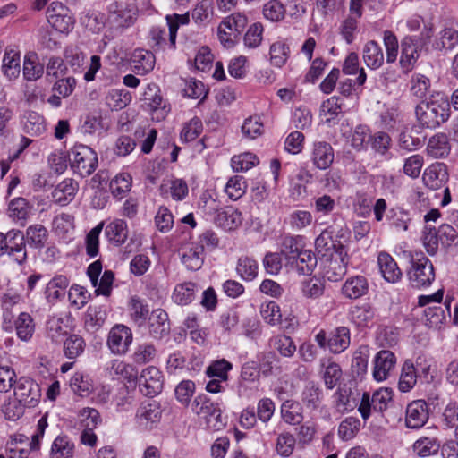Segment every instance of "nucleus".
<instances>
[{
  "label": "nucleus",
  "mask_w": 458,
  "mask_h": 458,
  "mask_svg": "<svg viewBox=\"0 0 458 458\" xmlns=\"http://www.w3.org/2000/svg\"><path fill=\"white\" fill-rule=\"evenodd\" d=\"M415 113L422 127L436 129L450 117V105L445 98L440 96L430 101L420 103Z\"/></svg>",
  "instance_id": "f257e3e1"
},
{
  "label": "nucleus",
  "mask_w": 458,
  "mask_h": 458,
  "mask_svg": "<svg viewBox=\"0 0 458 458\" xmlns=\"http://www.w3.org/2000/svg\"><path fill=\"white\" fill-rule=\"evenodd\" d=\"M433 36V26L431 23H423V29L419 37L406 36L401 42L400 65L404 72H410L421 52L422 45Z\"/></svg>",
  "instance_id": "f03ea898"
},
{
  "label": "nucleus",
  "mask_w": 458,
  "mask_h": 458,
  "mask_svg": "<svg viewBox=\"0 0 458 458\" xmlns=\"http://www.w3.org/2000/svg\"><path fill=\"white\" fill-rule=\"evenodd\" d=\"M4 255L20 266L26 263L28 254L21 231L10 230L5 234L0 233V257Z\"/></svg>",
  "instance_id": "7ed1b4c3"
},
{
  "label": "nucleus",
  "mask_w": 458,
  "mask_h": 458,
  "mask_svg": "<svg viewBox=\"0 0 458 458\" xmlns=\"http://www.w3.org/2000/svg\"><path fill=\"white\" fill-rule=\"evenodd\" d=\"M247 23L248 18L242 13H234L225 17L217 28L220 43L226 48L233 47Z\"/></svg>",
  "instance_id": "20e7f679"
},
{
  "label": "nucleus",
  "mask_w": 458,
  "mask_h": 458,
  "mask_svg": "<svg viewBox=\"0 0 458 458\" xmlns=\"http://www.w3.org/2000/svg\"><path fill=\"white\" fill-rule=\"evenodd\" d=\"M191 410L204 420L207 427L212 430H220L225 426L218 404L213 403L204 394L198 395L194 399Z\"/></svg>",
  "instance_id": "39448f33"
},
{
  "label": "nucleus",
  "mask_w": 458,
  "mask_h": 458,
  "mask_svg": "<svg viewBox=\"0 0 458 458\" xmlns=\"http://www.w3.org/2000/svg\"><path fill=\"white\" fill-rule=\"evenodd\" d=\"M71 167L81 177L90 175L98 167L97 153L86 145H75L72 151Z\"/></svg>",
  "instance_id": "423d86ee"
},
{
  "label": "nucleus",
  "mask_w": 458,
  "mask_h": 458,
  "mask_svg": "<svg viewBox=\"0 0 458 458\" xmlns=\"http://www.w3.org/2000/svg\"><path fill=\"white\" fill-rule=\"evenodd\" d=\"M2 328L11 333L15 330L17 337L22 342H30L35 333L36 325L28 312H21L13 321L11 313L3 314Z\"/></svg>",
  "instance_id": "0eeeda50"
},
{
  "label": "nucleus",
  "mask_w": 458,
  "mask_h": 458,
  "mask_svg": "<svg viewBox=\"0 0 458 458\" xmlns=\"http://www.w3.org/2000/svg\"><path fill=\"white\" fill-rule=\"evenodd\" d=\"M393 400V390L388 387H381L375 391L372 396L369 393H363L358 411L363 420H368L371 410L384 411Z\"/></svg>",
  "instance_id": "6e6552de"
},
{
  "label": "nucleus",
  "mask_w": 458,
  "mask_h": 458,
  "mask_svg": "<svg viewBox=\"0 0 458 458\" xmlns=\"http://www.w3.org/2000/svg\"><path fill=\"white\" fill-rule=\"evenodd\" d=\"M409 278L414 287L428 286L435 280V272L431 261L422 253H417L411 260Z\"/></svg>",
  "instance_id": "1a4fd4ad"
},
{
  "label": "nucleus",
  "mask_w": 458,
  "mask_h": 458,
  "mask_svg": "<svg viewBox=\"0 0 458 458\" xmlns=\"http://www.w3.org/2000/svg\"><path fill=\"white\" fill-rule=\"evenodd\" d=\"M48 23L61 33H69L74 25L71 11L60 2H53L47 11Z\"/></svg>",
  "instance_id": "9d476101"
},
{
  "label": "nucleus",
  "mask_w": 458,
  "mask_h": 458,
  "mask_svg": "<svg viewBox=\"0 0 458 458\" xmlns=\"http://www.w3.org/2000/svg\"><path fill=\"white\" fill-rule=\"evenodd\" d=\"M142 100L152 114V119L161 121L170 112L169 106L163 99L160 89L155 83H149L144 89Z\"/></svg>",
  "instance_id": "9b49d317"
},
{
  "label": "nucleus",
  "mask_w": 458,
  "mask_h": 458,
  "mask_svg": "<svg viewBox=\"0 0 458 458\" xmlns=\"http://www.w3.org/2000/svg\"><path fill=\"white\" fill-rule=\"evenodd\" d=\"M101 272L102 263L100 260L94 261L87 268V275L92 286L95 287V293L97 295L109 296L112 293L114 275L111 270H106L102 274L100 280H98Z\"/></svg>",
  "instance_id": "f8f14e48"
},
{
  "label": "nucleus",
  "mask_w": 458,
  "mask_h": 458,
  "mask_svg": "<svg viewBox=\"0 0 458 458\" xmlns=\"http://www.w3.org/2000/svg\"><path fill=\"white\" fill-rule=\"evenodd\" d=\"M397 358L388 350L379 351L373 359L372 377L377 382L386 380L394 371Z\"/></svg>",
  "instance_id": "ddd939ff"
},
{
  "label": "nucleus",
  "mask_w": 458,
  "mask_h": 458,
  "mask_svg": "<svg viewBox=\"0 0 458 458\" xmlns=\"http://www.w3.org/2000/svg\"><path fill=\"white\" fill-rule=\"evenodd\" d=\"M14 395L27 407H35L41 396L39 385L28 377H21L14 386Z\"/></svg>",
  "instance_id": "4468645a"
},
{
  "label": "nucleus",
  "mask_w": 458,
  "mask_h": 458,
  "mask_svg": "<svg viewBox=\"0 0 458 458\" xmlns=\"http://www.w3.org/2000/svg\"><path fill=\"white\" fill-rule=\"evenodd\" d=\"M109 20L117 27H130L137 18L138 10L133 4L114 2L109 4Z\"/></svg>",
  "instance_id": "2eb2a0df"
},
{
  "label": "nucleus",
  "mask_w": 458,
  "mask_h": 458,
  "mask_svg": "<svg viewBox=\"0 0 458 458\" xmlns=\"http://www.w3.org/2000/svg\"><path fill=\"white\" fill-rule=\"evenodd\" d=\"M132 342L131 330L122 324L114 326L107 338V346L114 354H124Z\"/></svg>",
  "instance_id": "dca6fc26"
},
{
  "label": "nucleus",
  "mask_w": 458,
  "mask_h": 458,
  "mask_svg": "<svg viewBox=\"0 0 458 458\" xmlns=\"http://www.w3.org/2000/svg\"><path fill=\"white\" fill-rule=\"evenodd\" d=\"M0 70L8 81H16L20 77L21 52L17 47L8 46L5 47Z\"/></svg>",
  "instance_id": "f3484780"
},
{
  "label": "nucleus",
  "mask_w": 458,
  "mask_h": 458,
  "mask_svg": "<svg viewBox=\"0 0 458 458\" xmlns=\"http://www.w3.org/2000/svg\"><path fill=\"white\" fill-rule=\"evenodd\" d=\"M428 420V407L425 401L415 400L407 405L405 412V426L408 428L419 429Z\"/></svg>",
  "instance_id": "a211bd4d"
},
{
  "label": "nucleus",
  "mask_w": 458,
  "mask_h": 458,
  "mask_svg": "<svg viewBox=\"0 0 458 458\" xmlns=\"http://www.w3.org/2000/svg\"><path fill=\"white\" fill-rule=\"evenodd\" d=\"M139 382L141 392L146 395H157L163 388L162 373L154 366H149L141 371Z\"/></svg>",
  "instance_id": "6ab92c4d"
},
{
  "label": "nucleus",
  "mask_w": 458,
  "mask_h": 458,
  "mask_svg": "<svg viewBox=\"0 0 458 458\" xmlns=\"http://www.w3.org/2000/svg\"><path fill=\"white\" fill-rule=\"evenodd\" d=\"M343 98L333 96L323 101L319 108V118L323 123L334 125L343 113Z\"/></svg>",
  "instance_id": "aec40b11"
},
{
  "label": "nucleus",
  "mask_w": 458,
  "mask_h": 458,
  "mask_svg": "<svg viewBox=\"0 0 458 458\" xmlns=\"http://www.w3.org/2000/svg\"><path fill=\"white\" fill-rule=\"evenodd\" d=\"M458 45V30L452 24H445L431 42L432 48L437 51H451Z\"/></svg>",
  "instance_id": "412c9836"
},
{
  "label": "nucleus",
  "mask_w": 458,
  "mask_h": 458,
  "mask_svg": "<svg viewBox=\"0 0 458 458\" xmlns=\"http://www.w3.org/2000/svg\"><path fill=\"white\" fill-rule=\"evenodd\" d=\"M422 179L428 188L440 189L448 180L446 165L439 162L432 164L425 169Z\"/></svg>",
  "instance_id": "4be33fe9"
},
{
  "label": "nucleus",
  "mask_w": 458,
  "mask_h": 458,
  "mask_svg": "<svg viewBox=\"0 0 458 458\" xmlns=\"http://www.w3.org/2000/svg\"><path fill=\"white\" fill-rule=\"evenodd\" d=\"M79 183L71 178L60 182L52 191L53 201L60 206L68 205L75 197Z\"/></svg>",
  "instance_id": "5701e85b"
},
{
  "label": "nucleus",
  "mask_w": 458,
  "mask_h": 458,
  "mask_svg": "<svg viewBox=\"0 0 458 458\" xmlns=\"http://www.w3.org/2000/svg\"><path fill=\"white\" fill-rule=\"evenodd\" d=\"M334 150L332 146L326 141L313 143L310 159L313 165L321 170L328 168L334 161Z\"/></svg>",
  "instance_id": "b1692460"
},
{
  "label": "nucleus",
  "mask_w": 458,
  "mask_h": 458,
  "mask_svg": "<svg viewBox=\"0 0 458 458\" xmlns=\"http://www.w3.org/2000/svg\"><path fill=\"white\" fill-rule=\"evenodd\" d=\"M161 418V409L156 402L142 403L136 413L138 424L148 429L157 423Z\"/></svg>",
  "instance_id": "393cba45"
},
{
  "label": "nucleus",
  "mask_w": 458,
  "mask_h": 458,
  "mask_svg": "<svg viewBox=\"0 0 458 458\" xmlns=\"http://www.w3.org/2000/svg\"><path fill=\"white\" fill-rule=\"evenodd\" d=\"M379 271L388 283H397L402 278V271L394 258L387 252L381 251L377 256Z\"/></svg>",
  "instance_id": "a878e982"
},
{
  "label": "nucleus",
  "mask_w": 458,
  "mask_h": 458,
  "mask_svg": "<svg viewBox=\"0 0 458 458\" xmlns=\"http://www.w3.org/2000/svg\"><path fill=\"white\" fill-rule=\"evenodd\" d=\"M155 64L154 54L146 49H135L131 57L132 70L139 75H144L151 72Z\"/></svg>",
  "instance_id": "bb28decb"
},
{
  "label": "nucleus",
  "mask_w": 458,
  "mask_h": 458,
  "mask_svg": "<svg viewBox=\"0 0 458 458\" xmlns=\"http://www.w3.org/2000/svg\"><path fill=\"white\" fill-rule=\"evenodd\" d=\"M71 318L67 315H54L47 321V336L55 343H59L70 329Z\"/></svg>",
  "instance_id": "cd10ccee"
},
{
  "label": "nucleus",
  "mask_w": 458,
  "mask_h": 458,
  "mask_svg": "<svg viewBox=\"0 0 458 458\" xmlns=\"http://www.w3.org/2000/svg\"><path fill=\"white\" fill-rule=\"evenodd\" d=\"M127 222L121 218H116L106 225L105 228V236L107 241L114 245H123L128 238Z\"/></svg>",
  "instance_id": "c85d7f7f"
},
{
  "label": "nucleus",
  "mask_w": 458,
  "mask_h": 458,
  "mask_svg": "<svg viewBox=\"0 0 458 458\" xmlns=\"http://www.w3.org/2000/svg\"><path fill=\"white\" fill-rule=\"evenodd\" d=\"M22 236L24 237L25 245L27 244L32 249L41 250L47 242L48 231L44 225L34 224L26 229L25 234H22Z\"/></svg>",
  "instance_id": "c756f323"
},
{
  "label": "nucleus",
  "mask_w": 458,
  "mask_h": 458,
  "mask_svg": "<svg viewBox=\"0 0 458 458\" xmlns=\"http://www.w3.org/2000/svg\"><path fill=\"white\" fill-rule=\"evenodd\" d=\"M362 57L365 64L371 70H377L384 64L383 50L380 45L374 40H370L364 45Z\"/></svg>",
  "instance_id": "7c9ffc66"
},
{
  "label": "nucleus",
  "mask_w": 458,
  "mask_h": 458,
  "mask_svg": "<svg viewBox=\"0 0 458 458\" xmlns=\"http://www.w3.org/2000/svg\"><path fill=\"white\" fill-rule=\"evenodd\" d=\"M369 284L365 276L349 277L342 286V293L349 299H358L367 293Z\"/></svg>",
  "instance_id": "2f4dec72"
},
{
  "label": "nucleus",
  "mask_w": 458,
  "mask_h": 458,
  "mask_svg": "<svg viewBox=\"0 0 458 458\" xmlns=\"http://www.w3.org/2000/svg\"><path fill=\"white\" fill-rule=\"evenodd\" d=\"M350 330L346 327H339L333 330L327 339V348L333 353H341L350 345Z\"/></svg>",
  "instance_id": "473e14b6"
},
{
  "label": "nucleus",
  "mask_w": 458,
  "mask_h": 458,
  "mask_svg": "<svg viewBox=\"0 0 458 458\" xmlns=\"http://www.w3.org/2000/svg\"><path fill=\"white\" fill-rule=\"evenodd\" d=\"M286 266H290L300 275H310L317 266V259L311 250L304 249Z\"/></svg>",
  "instance_id": "72a5a7b5"
},
{
  "label": "nucleus",
  "mask_w": 458,
  "mask_h": 458,
  "mask_svg": "<svg viewBox=\"0 0 458 458\" xmlns=\"http://www.w3.org/2000/svg\"><path fill=\"white\" fill-rule=\"evenodd\" d=\"M441 447L437 437H420L412 445V453L420 458L436 455Z\"/></svg>",
  "instance_id": "f704fd0d"
},
{
  "label": "nucleus",
  "mask_w": 458,
  "mask_h": 458,
  "mask_svg": "<svg viewBox=\"0 0 458 458\" xmlns=\"http://www.w3.org/2000/svg\"><path fill=\"white\" fill-rule=\"evenodd\" d=\"M167 313L161 309L152 311L149 317V334L157 339L162 338L169 332Z\"/></svg>",
  "instance_id": "c9c22d12"
},
{
  "label": "nucleus",
  "mask_w": 458,
  "mask_h": 458,
  "mask_svg": "<svg viewBox=\"0 0 458 458\" xmlns=\"http://www.w3.org/2000/svg\"><path fill=\"white\" fill-rule=\"evenodd\" d=\"M109 374L116 376L119 379H123L129 384H136L138 380L137 369L133 365L119 360H114L111 362Z\"/></svg>",
  "instance_id": "e433bc0d"
},
{
  "label": "nucleus",
  "mask_w": 458,
  "mask_h": 458,
  "mask_svg": "<svg viewBox=\"0 0 458 458\" xmlns=\"http://www.w3.org/2000/svg\"><path fill=\"white\" fill-rule=\"evenodd\" d=\"M107 312L105 305H89L84 317V324L88 330H98L106 318Z\"/></svg>",
  "instance_id": "4c0bfd02"
},
{
  "label": "nucleus",
  "mask_w": 458,
  "mask_h": 458,
  "mask_svg": "<svg viewBox=\"0 0 458 458\" xmlns=\"http://www.w3.org/2000/svg\"><path fill=\"white\" fill-rule=\"evenodd\" d=\"M74 444L67 436H58L52 443L49 458H73Z\"/></svg>",
  "instance_id": "58836bf2"
},
{
  "label": "nucleus",
  "mask_w": 458,
  "mask_h": 458,
  "mask_svg": "<svg viewBox=\"0 0 458 458\" xmlns=\"http://www.w3.org/2000/svg\"><path fill=\"white\" fill-rule=\"evenodd\" d=\"M23 130L31 136H39L46 131L45 118L37 112H27L22 120Z\"/></svg>",
  "instance_id": "ea45409f"
},
{
  "label": "nucleus",
  "mask_w": 458,
  "mask_h": 458,
  "mask_svg": "<svg viewBox=\"0 0 458 458\" xmlns=\"http://www.w3.org/2000/svg\"><path fill=\"white\" fill-rule=\"evenodd\" d=\"M69 284L68 278L64 275L54 276L47 284L45 289V296L48 302L54 303L57 301L63 295L64 291Z\"/></svg>",
  "instance_id": "a19ab883"
},
{
  "label": "nucleus",
  "mask_w": 458,
  "mask_h": 458,
  "mask_svg": "<svg viewBox=\"0 0 458 458\" xmlns=\"http://www.w3.org/2000/svg\"><path fill=\"white\" fill-rule=\"evenodd\" d=\"M242 136L247 140H255L265 132L263 119L260 115L254 114L247 117L241 128Z\"/></svg>",
  "instance_id": "79ce46f5"
},
{
  "label": "nucleus",
  "mask_w": 458,
  "mask_h": 458,
  "mask_svg": "<svg viewBox=\"0 0 458 458\" xmlns=\"http://www.w3.org/2000/svg\"><path fill=\"white\" fill-rule=\"evenodd\" d=\"M182 262L191 271H197L201 268L204 262L203 247L193 245L186 248L182 251Z\"/></svg>",
  "instance_id": "37998d69"
},
{
  "label": "nucleus",
  "mask_w": 458,
  "mask_h": 458,
  "mask_svg": "<svg viewBox=\"0 0 458 458\" xmlns=\"http://www.w3.org/2000/svg\"><path fill=\"white\" fill-rule=\"evenodd\" d=\"M22 72L24 79L29 81H35L42 77L44 67L38 62L36 54L30 53L25 55Z\"/></svg>",
  "instance_id": "c03bdc74"
},
{
  "label": "nucleus",
  "mask_w": 458,
  "mask_h": 458,
  "mask_svg": "<svg viewBox=\"0 0 458 458\" xmlns=\"http://www.w3.org/2000/svg\"><path fill=\"white\" fill-rule=\"evenodd\" d=\"M450 144L445 134L438 133L428 140L427 151L435 158H443L450 152Z\"/></svg>",
  "instance_id": "a18cd8bd"
},
{
  "label": "nucleus",
  "mask_w": 458,
  "mask_h": 458,
  "mask_svg": "<svg viewBox=\"0 0 458 458\" xmlns=\"http://www.w3.org/2000/svg\"><path fill=\"white\" fill-rule=\"evenodd\" d=\"M31 207L23 198L13 199L8 207V215L15 222H21L23 225L29 218Z\"/></svg>",
  "instance_id": "49530a36"
},
{
  "label": "nucleus",
  "mask_w": 458,
  "mask_h": 458,
  "mask_svg": "<svg viewBox=\"0 0 458 458\" xmlns=\"http://www.w3.org/2000/svg\"><path fill=\"white\" fill-rule=\"evenodd\" d=\"M196 284L192 282H184L174 286L172 300L178 305H188L195 297Z\"/></svg>",
  "instance_id": "de8ad7c7"
},
{
  "label": "nucleus",
  "mask_w": 458,
  "mask_h": 458,
  "mask_svg": "<svg viewBox=\"0 0 458 458\" xmlns=\"http://www.w3.org/2000/svg\"><path fill=\"white\" fill-rule=\"evenodd\" d=\"M303 249L301 236L285 235L281 242V254L286 260V265L293 261Z\"/></svg>",
  "instance_id": "09e8293b"
},
{
  "label": "nucleus",
  "mask_w": 458,
  "mask_h": 458,
  "mask_svg": "<svg viewBox=\"0 0 458 458\" xmlns=\"http://www.w3.org/2000/svg\"><path fill=\"white\" fill-rule=\"evenodd\" d=\"M374 315V310L368 303L354 306L350 310V319L357 327H368Z\"/></svg>",
  "instance_id": "8fccbe9b"
},
{
  "label": "nucleus",
  "mask_w": 458,
  "mask_h": 458,
  "mask_svg": "<svg viewBox=\"0 0 458 458\" xmlns=\"http://www.w3.org/2000/svg\"><path fill=\"white\" fill-rule=\"evenodd\" d=\"M236 272L242 280L252 281L258 276L259 264L250 257H241L237 262Z\"/></svg>",
  "instance_id": "3c124183"
},
{
  "label": "nucleus",
  "mask_w": 458,
  "mask_h": 458,
  "mask_svg": "<svg viewBox=\"0 0 458 458\" xmlns=\"http://www.w3.org/2000/svg\"><path fill=\"white\" fill-rule=\"evenodd\" d=\"M417 383V372L414 364L406 360L403 367L398 383L399 390L403 393L411 390Z\"/></svg>",
  "instance_id": "603ef678"
},
{
  "label": "nucleus",
  "mask_w": 458,
  "mask_h": 458,
  "mask_svg": "<svg viewBox=\"0 0 458 458\" xmlns=\"http://www.w3.org/2000/svg\"><path fill=\"white\" fill-rule=\"evenodd\" d=\"M242 213L233 208H228L217 214V224L225 230H233L242 225Z\"/></svg>",
  "instance_id": "864d4df0"
},
{
  "label": "nucleus",
  "mask_w": 458,
  "mask_h": 458,
  "mask_svg": "<svg viewBox=\"0 0 458 458\" xmlns=\"http://www.w3.org/2000/svg\"><path fill=\"white\" fill-rule=\"evenodd\" d=\"M131 101V93L123 89H113L108 91L106 102L111 109L121 110Z\"/></svg>",
  "instance_id": "5fc2aeb1"
},
{
  "label": "nucleus",
  "mask_w": 458,
  "mask_h": 458,
  "mask_svg": "<svg viewBox=\"0 0 458 458\" xmlns=\"http://www.w3.org/2000/svg\"><path fill=\"white\" fill-rule=\"evenodd\" d=\"M70 386L76 394L84 397L92 392L93 382L89 375L76 372L70 380Z\"/></svg>",
  "instance_id": "6e6d98bb"
},
{
  "label": "nucleus",
  "mask_w": 458,
  "mask_h": 458,
  "mask_svg": "<svg viewBox=\"0 0 458 458\" xmlns=\"http://www.w3.org/2000/svg\"><path fill=\"white\" fill-rule=\"evenodd\" d=\"M86 343L82 336L72 334L64 343V352L66 358L72 360L79 357L85 350Z\"/></svg>",
  "instance_id": "4d7b16f0"
},
{
  "label": "nucleus",
  "mask_w": 458,
  "mask_h": 458,
  "mask_svg": "<svg viewBox=\"0 0 458 458\" xmlns=\"http://www.w3.org/2000/svg\"><path fill=\"white\" fill-rule=\"evenodd\" d=\"M247 182L243 176L234 175L232 176L226 182L225 192L232 200L241 199L246 192Z\"/></svg>",
  "instance_id": "13d9d810"
},
{
  "label": "nucleus",
  "mask_w": 458,
  "mask_h": 458,
  "mask_svg": "<svg viewBox=\"0 0 458 458\" xmlns=\"http://www.w3.org/2000/svg\"><path fill=\"white\" fill-rule=\"evenodd\" d=\"M104 227V222H100L93 227L85 237L86 253L90 258H95L99 252V236Z\"/></svg>",
  "instance_id": "bf43d9fd"
},
{
  "label": "nucleus",
  "mask_w": 458,
  "mask_h": 458,
  "mask_svg": "<svg viewBox=\"0 0 458 458\" xmlns=\"http://www.w3.org/2000/svg\"><path fill=\"white\" fill-rule=\"evenodd\" d=\"M259 164V158L250 152L233 156L231 159V166L234 172H246Z\"/></svg>",
  "instance_id": "052dcab7"
},
{
  "label": "nucleus",
  "mask_w": 458,
  "mask_h": 458,
  "mask_svg": "<svg viewBox=\"0 0 458 458\" xmlns=\"http://www.w3.org/2000/svg\"><path fill=\"white\" fill-rule=\"evenodd\" d=\"M360 428V421L358 418L350 416L345 418L338 427V436L344 441L352 439Z\"/></svg>",
  "instance_id": "680f3d73"
},
{
  "label": "nucleus",
  "mask_w": 458,
  "mask_h": 458,
  "mask_svg": "<svg viewBox=\"0 0 458 458\" xmlns=\"http://www.w3.org/2000/svg\"><path fill=\"white\" fill-rule=\"evenodd\" d=\"M203 131V123L198 117L191 118L182 128L180 138L182 141L190 142L196 140Z\"/></svg>",
  "instance_id": "e2e57ef3"
},
{
  "label": "nucleus",
  "mask_w": 458,
  "mask_h": 458,
  "mask_svg": "<svg viewBox=\"0 0 458 458\" xmlns=\"http://www.w3.org/2000/svg\"><path fill=\"white\" fill-rule=\"evenodd\" d=\"M161 189L164 194L169 191L171 198L176 201L182 200L189 191L187 183L182 179L172 180L162 185Z\"/></svg>",
  "instance_id": "0e129e2a"
},
{
  "label": "nucleus",
  "mask_w": 458,
  "mask_h": 458,
  "mask_svg": "<svg viewBox=\"0 0 458 458\" xmlns=\"http://www.w3.org/2000/svg\"><path fill=\"white\" fill-rule=\"evenodd\" d=\"M424 317L426 324L433 328L440 327L446 318L445 310L440 304L426 308L424 310Z\"/></svg>",
  "instance_id": "69168bd1"
},
{
  "label": "nucleus",
  "mask_w": 458,
  "mask_h": 458,
  "mask_svg": "<svg viewBox=\"0 0 458 458\" xmlns=\"http://www.w3.org/2000/svg\"><path fill=\"white\" fill-rule=\"evenodd\" d=\"M233 369V364L225 359L212 362L206 369L208 377H216L224 381L228 380V373Z\"/></svg>",
  "instance_id": "338daca9"
},
{
  "label": "nucleus",
  "mask_w": 458,
  "mask_h": 458,
  "mask_svg": "<svg viewBox=\"0 0 458 458\" xmlns=\"http://www.w3.org/2000/svg\"><path fill=\"white\" fill-rule=\"evenodd\" d=\"M270 60L276 67H282L289 57V47L285 42L278 40L270 47Z\"/></svg>",
  "instance_id": "774afa93"
}]
</instances>
